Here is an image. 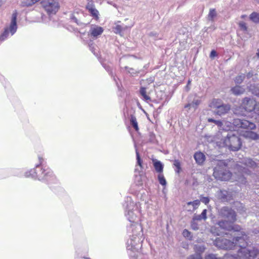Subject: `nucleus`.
Masks as SVG:
<instances>
[{
  "mask_svg": "<svg viewBox=\"0 0 259 259\" xmlns=\"http://www.w3.org/2000/svg\"><path fill=\"white\" fill-rule=\"evenodd\" d=\"M200 101L198 99L194 100V101L190 104H188L185 106V108H193L194 109L197 108V106L199 105Z\"/></svg>",
  "mask_w": 259,
  "mask_h": 259,
  "instance_id": "bb28decb",
  "label": "nucleus"
},
{
  "mask_svg": "<svg viewBox=\"0 0 259 259\" xmlns=\"http://www.w3.org/2000/svg\"><path fill=\"white\" fill-rule=\"evenodd\" d=\"M40 0H23L21 4V7H29L38 2Z\"/></svg>",
  "mask_w": 259,
  "mask_h": 259,
  "instance_id": "5701e85b",
  "label": "nucleus"
},
{
  "mask_svg": "<svg viewBox=\"0 0 259 259\" xmlns=\"http://www.w3.org/2000/svg\"><path fill=\"white\" fill-rule=\"evenodd\" d=\"M230 109V106L228 104H223L216 110H214V112L219 115H224L227 113Z\"/></svg>",
  "mask_w": 259,
  "mask_h": 259,
  "instance_id": "4468645a",
  "label": "nucleus"
},
{
  "mask_svg": "<svg viewBox=\"0 0 259 259\" xmlns=\"http://www.w3.org/2000/svg\"><path fill=\"white\" fill-rule=\"evenodd\" d=\"M40 4L49 15L55 14L60 7L58 0H41Z\"/></svg>",
  "mask_w": 259,
  "mask_h": 259,
  "instance_id": "1a4fd4ad",
  "label": "nucleus"
},
{
  "mask_svg": "<svg viewBox=\"0 0 259 259\" xmlns=\"http://www.w3.org/2000/svg\"><path fill=\"white\" fill-rule=\"evenodd\" d=\"M234 238L231 241L222 237L217 238L214 241V245L223 249H238L237 255L241 258L253 259L257 255L258 251L251 246H247V235L243 232L239 231L238 234L233 235Z\"/></svg>",
  "mask_w": 259,
  "mask_h": 259,
  "instance_id": "f257e3e1",
  "label": "nucleus"
},
{
  "mask_svg": "<svg viewBox=\"0 0 259 259\" xmlns=\"http://www.w3.org/2000/svg\"><path fill=\"white\" fill-rule=\"evenodd\" d=\"M205 259H219V257L217 256V255L213 253H210L205 256Z\"/></svg>",
  "mask_w": 259,
  "mask_h": 259,
  "instance_id": "4c0bfd02",
  "label": "nucleus"
},
{
  "mask_svg": "<svg viewBox=\"0 0 259 259\" xmlns=\"http://www.w3.org/2000/svg\"><path fill=\"white\" fill-rule=\"evenodd\" d=\"M250 19L254 23L259 22V14L253 12L250 15Z\"/></svg>",
  "mask_w": 259,
  "mask_h": 259,
  "instance_id": "c756f323",
  "label": "nucleus"
},
{
  "mask_svg": "<svg viewBox=\"0 0 259 259\" xmlns=\"http://www.w3.org/2000/svg\"><path fill=\"white\" fill-rule=\"evenodd\" d=\"M200 201L199 200H195L193 201H190L187 203L186 208L188 211H192L198 208L200 205Z\"/></svg>",
  "mask_w": 259,
  "mask_h": 259,
  "instance_id": "dca6fc26",
  "label": "nucleus"
},
{
  "mask_svg": "<svg viewBox=\"0 0 259 259\" xmlns=\"http://www.w3.org/2000/svg\"><path fill=\"white\" fill-rule=\"evenodd\" d=\"M187 259H202V257L199 254H193L188 256Z\"/></svg>",
  "mask_w": 259,
  "mask_h": 259,
  "instance_id": "f704fd0d",
  "label": "nucleus"
},
{
  "mask_svg": "<svg viewBox=\"0 0 259 259\" xmlns=\"http://www.w3.org/2000/svg\"><path fill=\"white\" fill-rule=\"evenodd\" d=\"M87 9L89 11L90 15L96 20L99 19V11L95 8V6L92 3H89L87 6Z\"/></svg>",
  "mask_w": 259,
  "mask_h": 259,
  "instance_id": "ddd939ff",
  "label": "nucleus"
},
{
  "mask_svg": "<svg viewBox=\"0 0 259 259\" xmlns=\"http://www.w3.org/2000/svg\"><path fill=\"white\" fill-rule=\"evenodd\" d=\"M92 45H90V50L93 53L94 55H96V52H95V49H94V46H92Z\"/></svg>",
  "mask_w": 259,
  "mask_h": 259,
  "instance_id": "8fccbe9b",
  "label": "nucleus"
},
{
  "mask_svg": "<svg viewBox=\"0 0 259 259\" xmlns=\"http://www.w3.org/2000/svg\"><path fill=\"white\" fill-rule=\"evenodd\" d=\"M130 123L131 125L134 128V129L138 132L139 131V127L138 122L136 117L133 115L131 116Z\"/></svg>",
  "mask_w": 259,
  "mask_h": 259,
  "instance_id": "b1692460",
  "label": "nucleus"
},
{
  "mask_svg": "<svg viewBox=\"0 0 259 259\" xmlns=\"http://www.w3.org/2000/svg\"><path fill=\"white\" fill-rule=\"evenodd\" d=\"M139 92L142 100L147 103H149L151 101L150 97L147 94L146 89L145 88L141 87L140 89Z\"/></svg>",
  "mask_w": 259,
  "mask_h": 259,
  "instance_id": "a211bd4d",
  "label": "nucleus"
},
{
  "mask_svg": "<svg viewBox=\"0 0 259 259\" xmlns=\"http://www.w3.org/2000/svg\"><path fill=\"white\" fill-rule=\"evenodd\" d=\"M136 157H137V164L141 167H142V160L140 158V155L139 152H138L137 150H136Z\"/></svg>",
  "mask_w": 259,
  "mask_h": 259,
  "instance_id": "e433bc0d",
  "label": "nucleus"
},
{
  "mask_svg": "<svg viewBox=\"0 0 259 259\" xmlns=\"http://www.w3.org/2000/svg\"><path fill=\"white\" fill-rule=\"evenodd\" d=\"M103 31V27L97 25H91L88 32V35L91 38L96 39L101 36Z\"/></svg>",
  "mask_w": 259,
  "mask_h": 259,
  "instance_id": "f8f14e48",
  "label": "nucleus"
},
{
  "mask_svg": "<svg viewBox=\"0 0 259 259\" xmlns=\"http://www.w3.org/2000/svg\"><path fill=\"white\" fill-rule=\"evenodd\" d=\"M213 176L217 180L228 181L231 178L232 174L226 169L224 162L220 161L218 165L214 168Z\"/></svg>",
  "mask_w": 259,
  "mask_h": 259,
  "instance_id": "0eeeda50",
  "label": "nucleus"
},
{
  "mask_svg": "<svg viewBox=\"0 0 259 259\" xmlns=\"http://www.w3.org/2000/svg\"><path fill=\"white\" fill-rule=\"evenodd\" d=\"M127 232L132 234L126 242V248L130 256H135L142 247V242L144 239L143 227L141 224H133L127 226Z\"/></svg>",
  "mask_w": 259,
  "mask_h": 259,
  "instance_id": "f03ea898",
  "label": "nucleus"
},
{
  "mask_svg": "<svg viewBox=\"0 0 259 259\" xmlns=\"http://www.w3.org/2000/svg\"><path fill=\"white\" fill-rule=\"evenodd\" d=\"M124 209V215L126 219L129 221L128 226H135L139 223L141 214V205L139 203L134 202L132 199L127 197L125 200V203L123 205Z\"/></svg>",
  "mask_w": 259,
  "mask_h": 259,
  "instance_id": "39448f33",
  "label": "nucleus"
},
{
  "mask_svg": "<svg viewBox=\"0 0 259 259\" xmlns=\"http://www.w3.org/2000/svg\"><path fill=\"white\" fill-rule=\"evenodd\" d=\"M25 176L45 182H51L56 180L53 170L47 166H39L36 165L35 168L25 172Z\"/></svg>",
  "mask_w": 259,
  "mask_h": 259,
  "instance_id": "20e7f679",
  "label": "nucleus"
},
{
  "mask_svg": "<svg viewBox=\"0 0 259 259\" xmlns=\"http://www.w3.org/2000/svg\"><path fill=\"white\" fill-rule=\"evenodd\" d=\"M71 19H73L75 22L77 23V19L74 16H72L71 17Z\"/></svg>",
  "mask_w": 259,
  "mask_h": 259,
  "instance_id": "3c124183",
  "label": "nucleus"
},
{
  "mask_svg": "<svg viewBox=\"0 0 259 259\" xmlns=\"http://www.w3.org/2000/svg\"><path fill=\"white\" fill-rule=\"evenodd\" d=\"M194 158L197 163L201 164L205 160V155L202 152H196L194 155Z\"/></svg>",
  "mask_w": 259,
  "mask_h": 259,
  "instance_id": "aec40b11",
  "label": "nucleus"
},
{
  "mask_svg": "<svg viewBox=\"0 0 259 259\" xmlns=\"http://www.w3.org/2000/svg\"><path fill=\"white\" fill-rule=\"evenodd\" d=\"M182 234L183 236L186 238L190 239L192 237L191 232L186 229L183 230Z\"/></svg>",
  "mask_w": 259,
  "mask_h": 259,
  "instance_id": "c9c22d12",
  "label": "nucleus"
},
{
  "mask_svg": "<svg viewBox=\"0 0 259 259\" xmlns=\"http://www.w3.org/2000/svg\"><path fill=\"white\" fill-rule=\"evenodd\" d=\"M158 179L159 183L162 186H165L166 184V180L163 176V175L161 174H159L158 176Z\"/></svg>",
  "mask_w": 259,
  "mask_h": 259,
  "instance_id": "2f4dec72",
  "label": "nucleus"
},
{
  "mask_svg": "<svg viewBox=\"0 0 259 259\" xmlns=\"http://www.w3.org/2000/svg\"><path fill=\"white\" fill-rule=\"evenodd\" d=\"M200 201L205 204H207L209 202V199L208 197H203L201 198Z\"/></svg>",
  "mask_w": 259,
  "mask_h": 259,
  "instance_id": "37998d69",
  "label": "nucleus"
},
{
  "mask_svg": "<svg viewBox=\"0 0 259 259\" xmlns=\"http://www.w3.org/2000/svg\"><path fill=\"white\" fill-rule=\"evenodd\" d=\"M254 1L256 2H259V0H254Z\"/></svg>",
  "mask_w": 259,
  "mask_h": 259,
  "instance_id": "6e6d98bb",
  "label": "nucleus"
},
{
  "mask_svg": "<svg viewBox=\"0 0 259 259\" xmlns=\"http://www.w3.org/2000/svg\"><path fill=\"white\" fill-rule=\"evenodd\" d=\"M122 26L120 25H116L113 28L114 32L116 34H119L121 36H122Z\"/></svg>",
  "mask_w": 259,
  "mask_h": 259,
  "instance_id": "7c9ffc66",
  "label": "nucleus"
},
{
  "mask_svg": "<svg viewBox=\"0 0 259 259\" xmlns=\"http://www.w3.org/2000/svg\"><path fill=\"white\" fill-rule=\"evenodd\" d=\"M3 2L2 1H0V7L3 5Z\"/></svg>",
  "mask_w": 259,
  "mask_h": 259,
  "instance_id": "864d4df0",
  "label": "nucleus"
},
{
  "mask_svg": "<svg viewBox=\"0 0 259 259\" xmlns=\"http://www.w3.org/2000/svg\"><path fill=\"white\" fill-rule=\"evenodd\" d=\"M206 247L203 244H195L194 245V250L195 251V254H201L205 251Z\"/></svg>",
  "mask_w": 259,
  "mask_h": 259,
  "instance_id": "4be33fe9",
  "label": "nucleus"
},
{
  "mask_svg": "<svg viewBox=\"0 0 259 259\" xmlns=\"http://www.w3.org/2000/svg\"><path fill=\"white\" fill-rule=\"evenodd\" d=\"M216 16V12L214 10H211L209 13L208 17L212 19Z\"/></svg>",
  "mask_w": 259,
  "mask_h": 259,
  "instance_id": "ea45409f",
  "label": "nucleus"
},
{
  "mask_svg": "<svg viewBox=\"0 0 259 259\" xmlns=\"http://www.w3.org/2000/svg\"><path fill=\"white\" fill-rule=\"evenodd\" d=\"M256 56L258 59H259V49L257 50V52L256 53Z\"/></svg>",
  "mask_w": 259,
  "mask_h": 259,
  "instance_id": "603ef678",
  "label": "nucleus"
},
{
  "mask_svg": "<svg viewBox=\"0 0 259 259\" xmlns=\"http://www.w3.org/2000/svg\"><path fill=\"white\" fill-rule=\"evenodd\" d=\"M237 181H238L239 183H241V184H245L246 183L245 178H244V176H241L239 178L238 180H237Z\"/></svg>",
  "mask_w": 259,
  "mask_h": 259,
  "instance_id": "79ce46f5",
  "label": "nucleus"
},
{
  "mask_svg": "<svg viewBox=\"0 0 259 259\" xmlns=\"http://www.w3.org/2000/svg\"><path fill=\"white\" fill-rule=\"evenodd\" d=\"M224 137L219 144L220 147H226L230 150L234 151H237L240 148L241 146L240 139L234 132H228Z\"/></svg>",
  "mask_w": 259,
  "mask_h": 259,
  "instance_id": "423d86ee",
  "label": "nucleus"
},
{
  "mask_svg": "<svg viewBox=\"0 0 259 259\" xmlns=\"http://www.w3.org/2000/svg\"><path fill=\"white\" fill-rule=\"evenodd\" d=\"M87 258V259H91V258Z\"/></svg>",
  "mask_w": 259,
  "mask_h": 259,
  "instance_id": "4d7b16f0",
  "label": "nucleus"
},
{
  "mask_svg": "<svg viewBox=\"0 0 259 259\" xmlns=\"http://www.w3.org/2000/svg\"><path fill=\"white\" fill-rule=\"evenodd\" d=\"M224 103L221 99H214L210 103L209 106L214 110H216L219 107Z\"/></svg>",
  "mask_w": 259,
  "mask_h": 259,
  "instance_id": "6ab92c4d",
  "label": "nucleus"
},
{
  "mask_svg": "<svg viewBox=\"0 0 259 259\" xmlns=\"http://www.w3.org/2000/svg\"><path fill=\"white\" fill-rule=\"evenodd\" d=\"M153 163L156 171L161 174L163 170V164L162 162L157 159H153Z\"/></svg>",
  "mask_w": 259,
  "mask_h": 259,
  "instance_id": "f3484780",
  "label": "nucleus"
},
{
  "mask_svg": "<svg viewBox=\"0 0 259 259\" xmlns=\"http://www.w3.org/2000/svg\"><path fill=\"white\" fill-rule=\"evenodd\" d=\"M38 160H39V163L38 164H37L36 165H38L39 166H43L42 165V163L44 162L43 158L41 156H38Z\"/></svg>",
  "mask_w": 259,
  "mask_h": 259,
  "instance_id": "49530a36",
  "label": "nucleus"
},
{
  "mask_svg": "<svg viewBox=\"0 0 259 259\" xmlns=\"http://www.w3.org/2000/svg\"><path fill=\"white\" fill-rule=\"evenodd\" d=\"M244 136L245 137L250 138L253 140H256L259 138V136L256 133L252 131H246Z\"/></svg>",
  "mask_w": 259,
  "mask_h": 259,
  "instance_id": "a878e982",
  "label": "nucleus"
},
{
  "mask_svg": "<svg viewBox=\"0 0 259 259\" xmlns=\"http://www.w3.org/2000/svg\"><path fill=\"white\" fill-rule=\"evenodd\" d=\"M233 125L234 131L235 128L240 127L246 130H253L255 127V125L253 123L245 119L239 118L234 119Z\"/></svg>",
  "mask_w": 259,
  "mask_h": 259,
  "instance_id": "9d476101",
  "label": "nucleus"
},
{
  "mask_svg": "<svg viewBox=\"0 0 259 259\" xmlns=\"http://www.w3.org/2000/svg\"><path fill=\"white\" fill-rule=\"evenodd\" d=\"M103 66L110 74L111 73V69L110 66L103 64Z\"/></svg>",
  "mask_w": 259,
  "mask_h": 259,
  "instance_id": "a18cd8bd",
  "label": "nucleus"
},
{
  "mask_svg": "<svg viewBox=\"0 0 259 259\" xmlns=\"http://www.w3.org/2000/svg\"><path fill=\"white\" fill-rule=\"evenodd\" d=\"M246 79V82H247V80H248V84H250L249 85L251 84V81L253 82H255L256 80L257 79V77L256 74H254L253 72L252 71L249 72L247 75L245 76L243 74H241L238 75L236 77L235 79H234V81L237 84H240L244 79ZM252 85L255 84H252Z\"/></svg>",
  "mask_w": 259,
  "mask_h": 259,
  "instance_id": "9b49d317",
  "label": "nucleus"
},
{
  "mask_svg": "<svg viewBox=\"0 0 259 259\" xmlns=\"http://www.w3.org/2000/svg\"><path fill=\"white\" fill-rule=\"evenodd\" d=\"M228 192L225 190H220L217 192L218 197L222 200L227 199Z\"/></svg>",
  "mask_w": 259,
  "mask_h": 259,
  "instance_id": "c85d7f7f",
  "label": "nucleus"
},
{
  "mask_svg": "<svg viewBox=\"0 0 259 259\" xmlns=\"http://www.w3.org/2000/svg\"><path fill=\"white\" fill-rule=\"evenodd\" d=\"M239 27L241 29H242V30H244V31H246L247 30V26L246 25V23L244 22H240L239 23Z\"/></svg>",
  "mask_w": 259,
  "mask_h": 259,
  "instance_id": "58836bf2",
  "label": "nucleus"
},
{
  "mask_svg": "<svg viewBox=\"0 0 259 259\" xmlns=\"http://www.w3.org/2000/svg\"><path fill=\"white\" fill-rule=\"evenodd\" d=\"M243 162L245 165L250 167H253L256 165L255 162L250 158H244Z\"/></svg>",
  "mask_w": 259,
  "mask_h": 259,
  "instance_id": "cd10ccee",
  "label": "nucleus"
},
{
  "mask_svg": "<svg viewBox=\"0 0 259 259\" xmlns=\"http://www.w3.org/2000/svg\"><path fill=\"white\" fill-rule=\"evenodd\" d=\"M174 165L178 169H180V163L178 160L175 161Z\"/></svg>",
  "mask_w": 259,
  "mask_h": 259,
  "instance_id": "de8ad7c7",
  "label": "nucleus"
},
{
  "mask_svg": "<svg viewBox=\"0 0 259 259\" xmlns=\"http://www.w3.org/2000/svg\"><path fill=\"white\" fill-rule=\"evenodd\" d=\"M17 12L15 11L12 14L10 25L5 28L4 32L0 35L1 41L6 40L9 37L12 36L16 32L17 29Z\"/></svg>",
  "mask_w": 259,
  "mask_h": 259,
  "instance_id": "6e6552de",
  "label": "nucleus"
},
{
  "mask_svg": "<svg viewBox=\"0 0 259 259\" xmlns=\"http://www.w3.org/2000/svg\"><path fill=\"white\" fill-rule=\"evenodd\" d=\"M195 220H194V218L193 219V221L191 223V227L194 230H197L198 229V227L197 224L195 222Z\"/></svg>",
  "mask_w": 259,
  "mask_h": 259,
  "instance_id": "a19ab883",
  "label": "nucleus"
},
{
  "mask_svg": "<svg viewBox=\"0 0 259 259\" xmlns=\"http://www.w3.org/2000/svg\"><path fill=\"white\" fill-rule=\"evenodd\" d=\"M130 27L124 25L122 26V36L124 34L125 32L126 31H128L130 30Z\"/></svg>",
  "mask_w": 259,
  "mask_h": 259,
  "instance_id": "c03bdc74",
  "label": "nucleus"
},
{
  "mask_svg": "<svg viewBox=\"0 0 259 259\" xmlns=\"http://www.w3.org/2000/svg\"><path fill=\"white\" fill-rule=\"evenodd\" d=\"M219 215L225 220L219 221L218 225L222 229L228 231L239 232L241 228L238 225H234L236 220L235 212L228 207H223L219 211Z\"/></svg>",
  "mask_w": 259,
  "mask_h": 259,
  "instance_id": "7ed1b4c3",
  "label": "nucleus"
},
{
  "mask_svg": "<svg viewBox=\"0 0 259 259\" xmlns=\"http://www.w3.org/2000/svg\"><path fill=\"white\" fill-rule=\"evenodd\" d=\"M241 115H243V116H245L246 115V114L245 113H241Z\"/></svg>",
  "mask_w": 259,
  "mask_h": 259,
  "instance_id": "5fc2aeb1",
  "label": "nucleus"
},
{
  "mask_svg": "<svg viewBox=\"0 0 259 259\" xmlns=\"http://www.w3.org/2000/svg\"><path fill=\"white\" fill-rule=\"evenodd\" d=\"M208 121L209 122H213L217 125H218V126L219 127V128H220V127L221 126V125L222 124V121L217 120L213 119V118H209L208 119Z\"/></svg>",
  "mask_w": 259,
  "mask_h": 259,
  "instance_id": "72a5a7b5",
  "label": "nucleus"
},
{
  "mask_svg": "<svg viewBox=\"0 0 259 259\" xmlns=\"http://www.w3.org/2000/svg\"><path fill=\"white\" fill-rule=\"evenodd\" d=\"M206 212H207V210L206 209H204L200 214L195 215L194 217V220H197V221H200L201 220H205L207 218Z\"/></svg>",
  "mask_w": 259,
  "mask_h": 259,
  "instance_id": "393cba45",
  "label": "nucleus"
},
{
  "mask_svg": "<svg viewBox=\"0 0 259 259\" xmlns=\"http://www.w3.org/2000/svg\"><path fill=\"white\" fill-rule=\"evenodd\" d=\"M222 124L220 128V130H222L225 131H229L233 130L234 131V128L233 125V122H231L228 121L223 120L222 122Z\"/></svg>",
  "mask_w": 259,
  "mask_h": 259,
  "instance_id": "2eb2a0df",
  "label": "nucleus"
},
{
  "mask_svg": "<svg viewBox=\"0 0 259 259\" xmlns=\"http://www.w3.org/2000/svg\"><path fill=\"white\" fill-rule=\"evenodd\" d=\"M125 69L127 71L128 73H130L132 76H134V75L137 74L138 72L135 70L134 68H129L127 66H125L124 67Z\"/></svg>",
  "mask_w": 259,
  "mask_h": 259,
  "instance_id": "473e14b6",
  "label": "nucleus"
},
{
  "mask_svg": "<svg viewBox=\"0 0 259 259\" xmlns=\"http://www.w3.org/2000/svg\"><path fill=\"white\" fill-rule=\"evenodd\" d=\"M231 91L233 94L238 96L243 94L245 92V89L242 87L236 85L232 88Z\"/></svg>",
  "mask_w": 259,
  "mask_h": 259,
  "instance_id": "412c9836",
  "label": "nucleus"
},
{
  "mask_svg": "<svg viewBox=\"0 0 259 259\" xmlns=\"http://www.w3.org/2000/svg\"><path fill=\"white\" fill-rule=\"evenodd\" d=\"M216 55H217L216 52L214 50H212L210 53V57L212 58V57H214L215 56H216Z\"/></svg>",
  "mask_w": 259,
  "mask_h": 259,
  "instance_id": "09e8293b",
  "label": "nucleus"
}]
</instances>
